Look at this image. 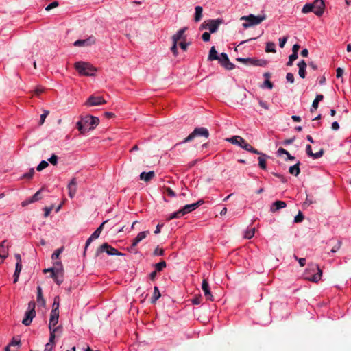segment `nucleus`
I'll return each mask as SVG.
<instances>
[{
  "label": "nucleus",
  "mask_w": 351,
  "mask_h": 351,
  "mask_svg": "<svg viewBox=\"0 0 351 351\" xmlns=\"http://www.w3.org/2000/svg\"><path fill=\"white\" fill-rule=\"evenodd\" d=\"M341 245V241L339 240V241H337V245H335V246L331 249L330 252H331L332 253H335L336 252H337V251L339 250V248H340Z\"/></svg>",
  "instance_id": "57"
},
{
  "label": "nucleus",
  "mask_w": 351,
  "mask_h": 351,
  "mask_svg": "<svg viewBox=\"0 0 351 351\" xmlns=\"http://www.w3.org/2000/svg\"><path fill=\"white\" fill-rule=\"evenodd\" d=\"M75 69L82 75L92 76L95 75L96 69L89 63L85 62H77Z\"/></svg>",
  "instance_id": "7"
},
{
  "label": "nucleus",
  "mask_w": 351,
  "mask_h": 351,
  "mask_svg": "<svg viewBox=\"0 0 351 351\" xmlns=\"http://www.w3.org/2000/svg\"><path fill=\"white\" fill-rule=\"evenodd\" d=\"M325 4L323 0H315L313 3H306L302 9V12L304 14L309 12H313L317 16H320L324 13Z\"/></svg>",
  "instance_id": "2"
},
{
  "label": "nucleus",
  "mask_w": 351,
  "mask_h": 351,
  "mask_svg": "<svg viewBox=\"0 0 351 351\" xmlns=\"http://www.w3.org/2000/svg\"><path fill=\"white\" fill-rule=\"evenodd\" d=\"M69 196L73 198L77 191V180L75 178H72L68 186Z\"/></svg>",
  "instance_id": "18"
},
{
  "label": "nucleus",
  "mask_w": 351,
  "mask_h": 351,
  "mask_svg": "<svg viewBox=\"0 0 351 351\" xmlns=\"http://www.w3.org/2000/svg\"><path fill=\"white\" fill-rule=\"evenodd\" d=\"M9 242L7 240L3 241L0 244V258L2 261L8 256Z\"/></svg>",
  "instance_id": "13"
},
{
  "label": "nucleus",
  "mask_w": 351,
  "mask_h": 351,
  "mask_svg": "<svg viewBox=\"0 0 351 351\" xmlns=\"http://www.w3.org/2000/svg\"><path fill=\"white\" fill-rule=\"evenodd\" d=\"M324 154L323 149H320L318 152L313 153L311 157L314 159H318L321 158Z\"/></svg>",
  "instance_id": "51"
},
{
  "label": "nucleus",
  "mask_w": 351,
  "mask_h": 351,
  "mask_svg": "<svg viewBox=\"0 0 351 351\" xmlns=\"http://www.w3.org/2000/svg\"><path fill=\"white\" fill-rule=\"evenodd\" d=\"M237 61L240 62L243 64H252V58H237Z\"/></svg>",
  "instance_id": "42"
},
{
  "label": "nucleus",
  "mask_w": 351,
  "mask_h": 351,
  "mask_svg": "<svg viewBox=\"0 0 351 351\" xmlns=\"http://www.w3.org/2000/svg\"><path fill=\"white\" fill-rule=\"evenodd\" d=\"M99 123V119L97 117L88 115L82 118L76 123V128L80 134H85L90 130H93Z\"/></svg>",
  "instance_id": "1"
},
{
  "label": "nucleus",
  "mask_w": 351,
  "mask_h": 351,
  "mask_svg": "<svg viewBox=\"0 0 351 351\" xmlns=\"http://www.w3.org/2000/svg\"><path fill=\"white\" fill-rule=\"evenodd\" d=\"M287 206V204L284 201L277 200L271 204L270 206V212L276 213L278 210L284 208Z\"/></svg>",
  "instance_id": "20"
},
{
  "label": "nucleus",
  "mask_w": 351,
  "mask_h": 351,
  "mask_svg": "<svg viewBox=\"0 0 351 351\" xmlns=\"http://www.w3.org/2000/svg\"><path fill=\"white\" fill-rule=\"evenodd\" d=\"M305 279L308 281L317 282L322 276V271L317 264H309L304 272Z\"/></svg>",
  "instance_id": "3"
},
{
  "label": "nucleus",
  "mask_w": 351,
  "mask_h": 351,
  "mask_svg": "<svg viewBox=\"0 0 351 351\" xmlns=\"http://www.w3.org/2000/svg\"><path fill=\"white\" fill-rule=\"evenodd\" d=\"M21 341L18 338L14 337L9 344L5 347V351H17L19 348Z\"/></svg>",
  "instance_id": "19"
},
{
  "label": "nucleus",
  "mask_w": 351,
  "mask_h": 351,
  "mask_svg": "<svg viewBox=\"0 0 351 351\" xmlns=\"http://www.w3.org/2000/svg\"><path fill=\"white\" fill-rule=\"evenodd\" d=\"M36 316V312L32 311H27L25 314L22 323L27 326H29L32 322L33 318Z\"/></svg>",
  "instance_id": "21"
},
{
  "label": "nucleus",
  "mask_w": 351,
  "mask_h": 351,
  "mask_svg": "<svg viewBox=\"0 0 351 351\" xmlns=\"http://www.w3.org/2000/svg\"><path fill=\"white\" fill-rule=\"evenodd\" d=\"M287 40H288V36H283L282 38H279V46H280V47L283 48L285 47Z\"/></svg>",
  "instance_id": "48"
},
{
  "label": "nucleus",
  "mask_w": 351,
  "mask_h": 351,
  "mask_svg": "<svg viewBox=\"0 0 351 351\" xmlns=\"http://www.w3.org/2000/svg\"><path fill=\"white\" fill-rule=\"evenodd\" d=\"M182 216H184V213L182 210V208L176 211V212H173L172 213H171L168 217H167V220H171V219H179L180 217H182Z\"/></svg>",
  "instance_id": "32"
},
{
  "label": "nucleus",
  "mask_w": 351,
  "mask_h": 351,
  "mask_svg": "<svg viewBox=\"0 0 351 351\" xmlns=\"http://www.w3.org/2000/svg\"><path fill=\"white\" fill-rule=\"evenodd\" d=\"M105 103L106 101L102 97L91 95L88 98L85 104L88 106H96Z\"/></svg>",
  "instance_id": "10"
},
{
  "label": "nucleus",
  "mask_w": 351,
  "mask_h": 351,
  "mask_svg": "<svg viewBox=\"0 0 351 351\" xmlns=\"http://www.w3.org/2000/svg\"><path fill=\"white\" fill-rule=\"evenodd\" d=\"M263 87H267L268 89L271 90L273 88V84L269 80L266 79L263 83Z\"/></svg>",
  "instance_id": "54"
},
{
  "label": "nucleus",
  "mask_w": 351,
  "mask_h": 351,
  "mask_svg": "<svg viewBox=\"0 0 351 351\" xmlns=\"http://www.w3.org/2000/svg\"><path fill=\"white\" fill-rule=\"evenodd\" d=\"M49 114V111L46 110L44 112L43 114H42L40 115V124H43L44 122H45V120L47 117V116Z\"/></svg>",
  "instance_id": "59"
},
{
  "label": "nucleus",
  "mask_w": 351,
  "mask_h": 351,
  "mask_svg": "<svg viewBox=\"0 0 351 351\" xmlns=\"http://www.w3.org/2000/svg\"><path fill=\"white\" fill-rule=\"evenodd\" d=\"M34 174V169L33 168L30 169L29 171L25 173H24L22 176L23 178L30 179Z\"/></svg>",
  "instance_id": "44"
},
{
  "label": "nucleus",
  "mask_w": 351,
  "mask_h": 351,
  "mask_svg": "<svg viewBox=\"0 0 351 351\" xmlns=\"http://www.w3.org/2000/svg\"><path fill=\"white\" fill-rule=\"evenodd\" d=\"M298 66L299 68L298 74L301 78H304L306 77V63L305 60H302L298 63Z\"/></svg>",
  "instance_id": "23"
},
{
  "label": "nucleus",
  "mask_w": 351,
  "mask_h": 351,
  "mask_svg": "<svg viewBox=\"0 0 351 351\" xmlns=\"http://www.w3.org/2000/svg\"><path fill=\"white\" fill-rule=\"evenodd\" d=\"M195 12L194 21L195 22H199L201 20L202 16V11H203L202 7L197 5L195 8Z\"/></svg>",
  "instance_id": "29"
},
{
  "label": "nucleus",
  "mask_w": 351,
  "mask_h": 351,
  "mask_svg": "<svg viewBox=\"0 0 351 351\" xmlns=\"http://www.w3.org/2000/svg\"><path fill=\"white\" fill-rule=\"evenodd\" d=\"M217 60L228 70H232L234 68V64L230 62L228 56L226 53H221L219 55V58Z\"/></svg>",
  "instance_id": "9"
},
{
  "label": "nucleus",
  "mask_w": 351,
  "mask_h": 351,
  "mask_svg": "<svg viewBox=\"0 0 351 351\" xmlns=\"http://www.w3.org/2000/svg\"><path fill=\"white\" fill-rule=\"evenodd\" d=\"M50 276L54 280L57 285H60L64 280V271L55 269V271L51 274Z\"/></svg>",
  "instance_id": "14"
},
{
  "label": "nucleus",
  "mask_w": 351,
  "mask_h": 351,
  "mask_svg": "<svg viewBox=\"0 0 351 351\" xmlns=\"http://www.w3.org/2000/svg\"><path fill=\"white\" fill-rule=\"evenodd\" d=\"M300 162H298L295 165L291 166L289 172L295 176H298L300 173Z\"/></svg>",
  "instance_id": "27"
},
{
  "label": "nucleus",
  "mask_w": 351,
  "mask_h": 351,
  "mask_svg": "<svg viewBox=\"0 0 351 351\" xmlns=\"http://www.w3.org/2000/svg\"><path fill=\"white\" fill-rule=\"evenodd\" d=\"M167 194L171 197H174L176 196V193L169 187L165 189Z\"/></svg>",
  "instance_id": "58"
},
{
  "label": "nucleus",
  "mask_w": 351,
  "mask_h": 351,
  "mask_svg": "<svg viewBox=\"0 0 351 351\" xmlns=\"http://www.w3.org/2000/svg\"><path fill=\"white\" fill-rule=\"evenodd\" d=\"M48 161L53 165H56L58 164V156L55 154H52L48 159Z\"/></svg>",
  "instance_id": "47"
},
{
  "label": "nucleus",
  "mask_w": 351,
  "mask_h": 351,
  "mask_svg": "<svg viewBox=\"0 0 351 351\" xmlns=\"http://www.w3.org/2000/svg\"><path fill=\"white\" fill-rule=\"evenodd\" d=\"M227 141L233 145H239L247 152L258 155L260 154V152L251 146L244 138L239 136H234L228 138Z\"/></svg>",
  "instance_id": "4"
},
{
  "label": "nucleus",
  "mask_w": 351,
  "mask_h": 351,
  "mask_svg": "<svg viewBox=\"0 0 351 351\" xmlns=\"http://www.w3.org/2000/svg\"><path fill=\"white\" fill-rule=\"evenodd\" d=\"M40 190L37 191L29 200V203L35 202L40 199Z\"/></svg>",
  "instance_id": "40"
},
{
  "label": "nucleus",
  "mask_w": 351,
  "mask_h": 351,
  "mask_svg": "<svg viewBox=\"0 0 351 351\" xmlns=\"http://www.w3.org/2000/svg\"><path fill=\"white\" fill-rule=\"evenodd\" d=\"M167 266L166 262L164 261H162L158 263H156L154 265L155 269L157 271H162L164 268H165Z\"/></svg>",
  "instance_id": "37"
},
{
  "label": "nucleus",
  "mask_w": 351,
  "mask_h": 351,
  "mask_svg": "<svg viewBox=\"0 0 351 351\" xmlns=\"http://www.w3.org/2000/svg\"><path fill=\"white\" fill-rule=\"evenodd\" d=\"M274 175L276 178H279L281 180V182H282L284 183L287 182V179H286L285 176H284L283 175H281L278 173H274Z\"/></svg>",
  "instance_id": "62"
},
{
  "label": "nucleus",
  "mask_w": 351,
  "mask_h": 351,
  "mask_svg": "<svg viewBox=\"0 0 351 351\" xmlns=\"http://www.w3.org/2000/svg\"><path fill=\"white\" fill-rule=\"evenodd\" d=\"M294 258H295V259L296 261H298V263H299V264H300V265L301 267H304V266L306 265V259H305V258H298V256H294Z\"/></svg>",
  "instance_id": "55"
},
{
  "label": "nucleus",
  "mask_w": 351,
  "mask_h": 351,
  "mask_svg": "<svg viewBox=\"0 0 351 351\" xmlns=\"http://www.w3.org/2000/svg\"><path fill=\"white\" fill-rule=\"evenodd\" d=\"M222 23V20L217 19L215 20H210L207 24V28L210 33H215L217 31L219 25Z\"/></svg>",
  "instance_id": "15"
},
{
  "label": "nucleus",
  "mask_w": 351,
  "mask_h": 351,
  "mask_svg": "<svg viewBox=\"0 0 351 351\" xmlns=\"http://www.w3.org/2000/svg\"><path fill=\"white\" fill-rule=\"evenodd\" d=\"M202 40L204 41V42H208L210 40V33L207 32H205L204 33L202 34Z\"/></svg>",
  "instance_id": "56"
},
{
  "label": "nucleus",
  "mask_w": 351,
  "mask_h": 351,
  "mask_svg": "<svg viewBox=\"0 0 351 351\" xmlns=\"http://www.w3.org/2000/svg\"><path fill=\"white\" fill-rule=\"evenodd\" d=\"M286 79L287 82L293 84L294 82V75L292 73H287L286 75Z\"/></svg>",
  "instance_id": "52"
},
{
  "label": "nucleus",
  "mask_w": 351,
  "mask_h": 351,
  "mask_svg": "<svg viewBox=\"0 0 351 351\" xmlns=\"http://www.w3.org/2000/svg\"><path fill=\"white\" fill-rule=\"evenodd\" d=\"M154 254L156 256H162L164 254V250L157 247L154 250Z\"/></svg>",
  "instance_id": "61"
},
{
  "label": "nucleus",
  "mask_w": 351,
  "mask_h": 351,
  "mask_svg": "<svg viewBox=\"0 0 351 351\" xmlns=\"http://www.w3.org/2000/svg\"><path fill=\"white\" fill-rule=\"evenodd\" d=\"M154 175L155 173L153 171H150L149 172H142L140 174V179L145 182H148L154 177Z\"/></svg>",
  "instance_id": "25"
},
{
  "label": "nucleus",
  "mask_w": 351,
  "mask_h": 351,
  "mask_svg": "<svg viewBox=\"0 0 351 351\" xmlns=\"http://www.w3.org/2000/svg\"><path fill=\"white\" fill-rule=\"evenodd\" d=\"M49 165V163L46 160H42L39 165L37 166L36 169L38 171H42L43 169L47 167Z\"/></svg>",
  "instance_id": "41"
},
{
  "label": "nucleus",
  "mask_w": 351,
  "mask_h": 351,
  "mask_svg": "<svg viewBox=\"0 0 351 351\" xmlns=\"http://www.w3.org/2000/svg\"><path fill=\"white\" fill-rule=\"evenodd\" d=\"M265 51L267 53H269V52L276 53V50L275 43L273 42H267L266 43Z\"/></svg>",
  "instance_id": "35"
},
{
  "label": "nucleus",
  "mask_w": 351,
  "mask_h": 351,
  "mask_svg": "<svg viewBox=\"0 0 351 351\" xmlns=\"http://www.w3.org/2000/svg\"><path fill=\"white\" fill-rule=\"evenodd\" d=\"M62 252V247L57 249L51 255L52 259H58Z\"/></svg>",
  "instance_id": "49"
},
{
  "label": "nucleus",
  "mask_w": 351,
  "mask_h": 351,
  "mask_svg": "<svg viewBox=\"0 0 351 351\" xmlns=\"http://www.w3.org/2000/svg\"><path fill=\"white\" fill-rule=\"evenodd\" d=\"M202 289L207 300H213V297L210 291L209 284L207 280L204 279L202 282Z\"/></svg>",
  "instance_id": "16"
},
{
  "label": "nucleus",
  "mask_w": 351,
  "mask_h": 351,
  "mask_svg": "<svg viewBox=\"0 0 351 351\" xmlns=\"http://www.w3.org/2000/svg\"><path fill=\"white\" fill-rule=\"evenodd\" d=\"M160 296L161 295L158 287L155 286L154 287V293L152 297V302L155 303L156 300L160 298Z\"/></svg>",
  "instance_id": "36"
},
{
  "label": "nucleus",
  "mask_w": 351,
  "mask_h": 351,
  "mask_svg": "<svg viewBox=\"0 0 351 351\" xmlns=\"http://www.w3.org/2000/svg\"><path fill=\"white\" fill-rule=\"evenodd\" d=\"M189 43H186L185 40L184 41H182L179 43V45L180 47V48L184 50V51H186L188 46H189Z\"/></svg>",
  "instance_id": "63"
},
{
  "label": "nucleus",
  "mask_w": 351,
  "mask_h": 351,
  "mask_svg": "<svg viewBox=\"0 0 351 351\" xmlns=\"http://www.w3.org/2000/svg\"><path fill=\"white\" fill-rule=\"evenodd\" d=\"M254 232H255V229L254 228L247 230L245 232L244 237L245 239H251V238H252L254 237Z\"/></svg>",
  "instance_id": "39"
},
{
  "label": "nucleus",
  "mask_w": 351,
  "mask_h": 351,
  "mask_svg": "<svg viewBox=\"0 0 351 351\" xmlns=\"http://www.w3.org/2000/svg\"><path fill=\"white\" fill-rule=\"evenodd\" d=\"M52 209H53V206H50V207H45L44 208V210H45L44 216H45V217H48L50 215Z\"/></svg>",
  "instance_id": "60"
},
{
  "label": "nucleus",
  "mask_w": 351,
  "mask_h": 351,
  "mask_svg": "<svg viewBox=\"0 0 351 351\" xmlns=\"http://www.w3.org/2000/svg\"><path fill=\"white\" fill-rule=\"evenodd\" d=\"M55 343H47L45 346V349L43 351H53L54 348Z\"/></svg>",
  "instance_id": "50"
},
{
  "label": "nucleus",
  "mask_w": 351,
  "mask_h": 351,
  "mask_svg": "<svg viewBox=\"0 0 351 351\" xmlns=\"http://www.w3.org/2000/svg\"><path fill=\"white\" fill-rule=\"evenodd\" d=\"M59 5V3L58 1H53L52 3H49L47 7H45L46 11H49L51 9L58 7Z\"/></svg>",
  "instance_id": "46"
},
{
  "label": "nucleus",
  "mask_w": 351,
  "mask_h": 351,
  "mask_svg": "<svg viewBox=\"0 0 351 351\" xmlns=\"http://www.w3.org/2000/svg\"><path fill=\"white\" fill-rule=\"evenodd\" d=\"M343 74V70L341 68H340V67L337 68V70H336V76H337V78L341 77Z\"/></svg>",
  "instance_id": "64"
},
{
  "label": "nucleus",
  "mask_w": 351,
  "mask_h": 351,
  "mask_svg": "<svg viewBox=\"0 0 351 351\" xmlns=\"http://www.w3.org/2000/svg\"><path fill=\"white\" fill-rule=\"evenodd\" d=\"M195 205L193 204H186L184 206H183L182 208V210L184 213V215L187 214V213H191V211L195 210Z\"/></svg>",
  "instance_id": "34"
},
{
  "label": "nucleus",
  "mask_w": 351,
  "mask_h": 351,
  "mask_svg": "<svg viewBox=\"0 0 351 351\" xmlns=\"http://www.w3.org/2000/svg\"><path fill=\"white\" fill-rule=\"evenodd\" d=\"M96 43V38L93 36H89L86 39H79L74 42L73 45L75 47L91 46Z\"/></svg>",
  "instance_id": "11"
},
{
  "label": "nucleus",
  "mask_w": 351,
  "mask_h": 351,
  "mask_svg": "<svg viewBox=\"0 0 351 351\" xmlns=\"http://www.w3.org/2000/svg\"><path fill=\"white\" fill-rule=\"evenodd\" d=\"M267 64L268 61L267 60L252 58V65L253 66L265 67Z\"/></svg>",
  "instance_id": "26"
},
{
  "label": "nucleus",
  "mask_w": 351,
  "mask_h": 351,
  "mask_svg": "<svg viewBox=\"0 0 351 351\" xmlns=\"http://www.w3.org/2000/svg\"><path fill=\"white\" fill-rule=\"evenodd\" d=\"M197 136H203L206 138H208L209 132L208 129L204 127L195 128L194 130L186 138H185L182 142L176 143L174 147H176L182 143H189L193 141Z\"/></svg>",
  "instance_id": "6"
},
{
  "label": "nucleus",
  "mask_w": 351,
  "mask_h": 351,
  "mask_svg": "<svg viewBox=\"0 0 351 351\" xmlns=\"http://www.w3.org/2000/svg\"><path fill=\"white\" fill-rule=\"evenodd\" d=\"M187 29L186 27H184L180 30L178 31V32L174 34L172 37L173 43H178V40L182 39L183 40H186V38L184 35V33L186 30Z\"/></svg>",
  "instance_id": "22"
},
{
  "label": "nucleus",
  "mask_w": 351,
  "mask_h": 351,
  "mask_svg": "<svg viewBox=\"0 0 351 351\" xmlns=\"http://www.w3.org/2000/svg\"><path fill=\"white\" fill-rule=\"evenodd\" d=\"M261 156L258 157V165L262 169H266V160L265 159L268 157L266 154H261L260 152Z\"/></svg>",
  "instance_id": "31"
},
{
  "label": "nucleus",
  "mask_w": 351,
  "mask_h": 351,
  "mask_svg": "<svg viewBox=\"0 0 351 351\" xmlns=\"http://www.w3.org/2000/svg\"><path fill=\"white\" fill-rule=\"evenodd\" d=\"M219 58V55L215 49V47H212L209 51L208 60H217Z\"/></svg>",
  "instance_id": "33"
},
{
  "label": "nucleus",
  "mask_w": 351,
  "mask_h": 351,
  "mask_svg": "<svg viewBox=\"0 0 351 351\" xmlns=\"http://www.w3.org/2000/svg\"><path fill=\"white\" fill-rule=\"evenodd\" d=\"M59 297H56L52 306V309H56L57 313H59Z\"/></svg>",
  "instance_id": "43"
},
{
  "label": "nucleus",
  "mask_w": 351,
  "mask_h": 351,
  "mask_svg": "<svg viewBox=\"0 0 351 351\" xmlns=\"http://www.w3.org/2000/svg\"><path fill=\"white\" fill-rule=\"evenodd\" d=\"M59 319V313L56 312V309H52L50 313V319L49 323V329H55V326L58 324Z\"/></svg>",
  "instance_id": "12"
},
{
  "label": "nucleus",
  "mask_w": 351,
  "mask_h": 351,
  "mask_svg": "<svg viewBox=\"0 0 351 351\" xmlns=\"http://www.w3.org/2000/svg\"><path fill=\"white\" fill-rule=\"evenodd\" d=\"M37 302L39 306H45V300L43 297L42 288L40 286L37 287Z\"/></svg>",
  "instance_id": "24"
},
{
  "label": "nucleus",
  "mask_w": 351,
  "mask_h": 351,
  "mask_svg": "<svg viewBox=\"0 0 351 351\" xmlns=\"http://www.w3.org/2000/svg\"><path fill=\"white\" fill-rule=\"evenodd\" d=\"M58 328L59 327H56L55 329H49L50 335H49V339L48 343H54V340H55V337H56L55 333L58 330Z\"/></svg>",
  "instance_id": "38"
},
{
  "label": "nucleus",
  "mask_w": 351,
  "mask_h": 351,
  "mask_svg": "<svg viewBox=\"0 0 351 351\" xmlns=\"http://www.w3.org/2000/svg\"><path fill=\"white\" fill-rule=\"evenodd\" d=\"M266 19L265 14L255 16L250 14L247 16H243L241 17V21H245V23L242 24L244 29H247L252 26L260 24Z\"/></svg>",
  "instance_id": "5"
},
{
  "label": "nucleus",
  "mask_w": 351,
  "mask_h": 351,
  "mask_svg": "<svg viewBox=\"0 0 351 351\" xmlns=\"http://www.w3.org/2000/svg\"><path fill=\"white\" fill-rule=\"evenodd\" d=\"M21 269H22V264L19 263H16V267H15V271H14V280H13L14 283H16L18 281L19 274L21 273Z\"/></svg>",
  "instance_id": "30"
},
{
  "label": "nucleus",
  "mask_w": 351,
  "mask_h": 351,
  "mask_svg": "<svg viewBox=\"0 0 351 351\" xmlns=\"http://www.w3.org/2000/svg\"><path fill=\"white\" fill-rule=\"evenodd\" d=\"M324 99V96L321 94H318L316 95L315 99L313 100L311 108V112H313V110H316L318 108L319 102L322 101Z\"/></svg>",
  "instance_id": "28"
},
{
  "label": "nucleus",
  "mask_w": 351,
  "mask_h": 351,
  "mask_svg": "<svg viewBox=\"0 0 351 351\" xmlns=\"http://www.w3.org/2000/svg\"><path fill=\"white\" fill-rule=\"evenodd\" d=\"M53 267H55V269L64 271L63 265L62 264L61 261H56L53 263Z\"/></svg>",
  "instance_id": "53"
},
{
  "label": "nucleus",
  "mask_w": 351,
  "mask_h": 351,
  "mask_svg": "<svg viewBox=\"0 0 351 351\" xmlns=\"http://www.w3.org/2000/svg\"><path fill=\"white\" fill-rule=\"evenodd\" d=\"M106 252L108 255H116V256H123V254L119 252L117 249L110 245L107 243H103L100 247L97 250L96 256H99L100 254Z\"/></svg>",
  "instance_id": "8"
},
{
  "label": "nucleus",
  "mask_w": 351,
  "mask_h": 351,
  "mask_svg": "<svg viewBox=\"0 0 351 351\" xmlns=\"http://www.w3.org/2000/svg\"><path fill=\"white\" fill-rule=\"evenodd\" d=\"M304 219V215L301 211H299L298 214L294 218L295 223H300Z\"/></svg>",
  "instance_id": "45"
},
{
  "label": "nucleus",
  "mask_w": 351,
  "mask_h": 351,
  "mask_svg": "<svg viewBox=\"0 0 351 351\" xmlns=\"http://www.w3.org/2000/svg\"><path fill=\"white\" fill-rule=\"evenodd\" d=\"M149 232L143 231L139 232L137 236L132 240L131 248H134L143 239H144L148 234Z\"/></svg>",
  "instance_id": "17"
}]
</instances>
